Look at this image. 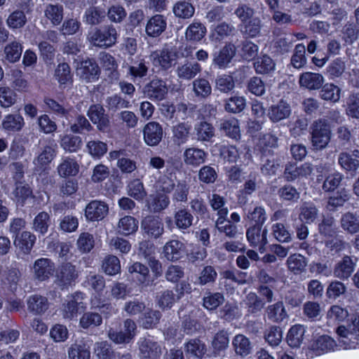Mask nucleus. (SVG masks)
<instances>
[{"label":"nucleus","instance_id":"nucleus-1","mask_svg":"<svg viewBox=\"0 0 359 359\" xmlns=\"http://www.w3.org/2000/svg\"><path fill=\"white\" fill-rule=\"evenodd\" d=\"M87 39L94 46L107 48L116 43L117 31L112 25L95 27L88 32Z\"/></svg>","mask_w":359,"mask_h":359},{"label":"nucleus","instance_id":"nucleus-2","mask_svg":"<svg viewBox=\"0 0 359 359\" xmlns=\"http://www.w3.org/2000/svg\"><path fill=\"white\" fill-rule=\"evenodd\" d=\"M168 92V89L165 81L160 79H152L144 86L142 90L144 97L153 102L163 100Z\"/></svg>","mask_w":359,"mask_h":359},{"label":"nucleus","instance_id":"nucleus-3","mask_svg":"<svg viewBox=\"0 0 359 359\" xmlns=\"http://www.w3.org/2000/svg\"><path fill=\"white\" fill-rule=\"evenodd\" d=\"M312 143L316 149L324 148L330 141V130L328 124L322 120L315 121L311 127Z\"/></svg>","mask_w":359,"mask_h":359},{"label":"nucleus","instance_id":"nucleus-4","mask_svg":"<svg viewBox=\"0 0 359 359\" xmlns=\"http://www.w3.org/2000/svg\"><path fill=\"white\" fill-rule=\"evenodd\" d=\"M151 56L154 57L156 65L168 70L177 64L179 53L176 48L165 46L162 50L153 53Z\"/></svg>","mask_w":359,"mask_h":359},{"label":"nucleus","instance_id":"nucleus-5","mask_svg":"<svg viewBox=\"0 0 359 359\" xmlns=\"http://www.w3.org/2000/svg\"><path fill=\"white\" fill-rule=\"evenodd\" d=\"M137 344L140 359H158L163 353L158 342L151 339H140Z\"/></svg>","mask_w":359,"mask_h":359},{"label":"nucleus","instance_id":"nucleus-6","mask_svg":"<svg viewBox=\"0 0 359 359\" xmlns=\"http://www.w3.org/2000/svg\"><path fill=\"white\" fill-rule=\"evenodd\" d=\"M88 116L97 126V128L102 132H107L110 128V121L104 108L100 104L90 106L87 113Z\"/></svg>","mask_w":359,"mask_h":359},{"label":"nucleus","instance_id":"nucleus-7","mask_svg":"<svg viewBox=\"0 0 359 359\" xmlns=\"http://www.w3.org/2000/svg\"><path fill=\"white\" fill-rule=\"evenodd\" d=\"M79 272L76 266L67 262L61 265L57 272L56 283L62 288L72 285L77 279Z\"/></svg>","mask_w":359,"mask_h":359},{"label":"nucleus","instance_id":"nucleus-8","mask_svg":"<svg viewBox=\"0 0 359 359\" xmlns=\"http://www.w3.org/2000/svg\"><path fill=\"white\" fill-rule=\"evenodd\" d=\"M291 111L290 104L286 100L281 99L269 107L267 116L272 123H276L287 118Z\"/></svg>","mask_w":359,"mask_h":359},{"label":"nucleus","instance_id":"nucleus-9","mask_svg":"<svg viewBox=\"0 0 359 359\" xmlns=\"http://www.w3.org/2000/svg\"><path fill=\"white\" fill-rule=\"evenodd\" d=\"M167 28V18L161 14H156L151 16L145 26V32L149 37L156 38L160 36Z\"/></svg>","mask_w":359,"mask_h":359},{"label":"nucleus","instance_id":"nucleus-10","mask_svg":"<svg viewBox=\"0 0 359 359\" xmlns=\"http://www.w3.org/2000/svg\"><path fill=\"white\" fill-rule=\"evenodd\" d=\"M83 294L76 292L72 294L66 303L63 304L62 315L65 318L72 319L76 316L79 309H84L85 306L83 302Z\"/></svg>","mask_w":359,"mask_h":359},{"label":"nucleus","instance_id":"nucleus-11","mask_svg":"<svg viewBox=\"0 0 359 359\" xmlns=\"http://www.w3.org/2000/svg\"><path fill=\"white\" fill-rule=\"evenodd\" d=\"M144 140L149 146H156L163 137V128L157 122H149L143 129Z\"/></svg>","mask_w":359,"mask_h":359},{"label":"nucleus","instance_id":"nucleus-12","mask_svg":"<svg viewBox=\"0 0 359 359\" xmlns=\"http://www.w3.org/2000/svg\"><path fill=\"white\" fill-rule=\"evenodd\" d=\"M359 151L355 150L353 154L342 153L340 155L338 162L341 168L347 172L346 178L352 177L355 175L356 170L359 168Z\"/></svg>","mask_w":359,"mask_h":359},{"label":"nucleus","instance_id":"nucleus-13","mask_svg":"<svg viewBox=\"0 0 359 359\" xmlns=\"http://www.w3.org/2000/svg\"><path fill=\"white\" fill-rule=\"evenodd\" d=\"M141 227L144 233L154 238H158L163 232V224L156 216L145 217L142 221Z\"/></svg>","mask_w":359,"mask_h":359},{"label":"nucleus","instance_id":"nucleus-14","mask_svg":"<svg viewBox=\"0 0 359 359\" xmlns=\"http://www.w3.org/2000/svg\"><path fill=\"white\" fill-rule=\"evenodd\" d=\"M236 47L231 43H226L213 58V63L219 69H224L236 55Z\"/></svg>","mask_w":359,"mask_h":359},{"label":"nucleus","instance_id":"nucleus-15","mask_svg":"<svg viewBox=\"0 0 359 359\" xmlns=\"http://www.w3.org/2000/svg\"><path fill=\"white\" fill-rule=\"evenodd\" d=\"M33 270L36 279L45 280L53 275L54 264L49 259L41 258L35 261Z\"/></svg>","mask_w":359,"mask_h":359},{"label":"nucleus","instance_id":"nucleus-16","mask_svg":"<svg viewBox=\"0 0 359 359\" xmlns=\"http://www.w3.org/2000/svg\"><path fill=\"white\" fill-rule=\"evenodd\" d=\"M207 158V153L196 147L187 148L183 153L184 163L189 166L198 167Z\"/></svg>","mask_w":359,"mask_h":359},{"label":"nucleus","instance_id":"nucleus-17","mask_svg":"<svg viewBox=\"0 0 359 359\" xmlns=\"http://www.w3.org/2000/svg\"><path fill=\"white\" fill-rule=\"evenodd\" d=\"M107 205L100 201L89 203L85 210L86 217L91 221L102 219L108 213Z\"/></svg>","mask_w":359,"mask_h":359},{"label":"nucleus","instance_id":"nucleus-18","mask_svg":"<svg viewBox=\"0 0 359 359\" xmlns=\"http://www.w3.org/2000/svg\"><path fill=\"white\" fill-rule=\"evenodd\" d=\"M262 226H252L246 232V236L250 245L259 247V249H262L267 243L268 230L266 228L262 230Z\"/></svg>","mask_w":359,"mask_h":359},{"label":"nucleus","instance_id":"nucleus-19","mask_svg":"<svg viewBox=\"0 0 359 359\" xmlns=\"http://www.w3.org/2000/svg\"><path fill=\"white\" fill-rule=\"evenodd\" d=\"M201 67L198 62H187L184 65H179L176 72L179 79L190 81L201 73Z\"/></svg>","mask_w":359,"mask_h":359},{"label":"nucleus","instance_id":"nucleus-20","mask_svg":"<svg viewBox=\"0 0 359 359\" xmlns=\"http://www.w3.org/2000/svg\"><path fill=\"white\" fill-rule=\"evenodd\" d=\"M144 311L139 318L141 326L147 330L156 327L162 318L161 311L151 308H147Z\"/></svg>","mask_w":359,"mask_h":359},{"label":"nucleus","instance_id":"nucleus-21","mask_svg":"<svg viewBox=\"0 0 359 359\" xmlns=\"http://www.w3.org/2000/svg\"><path fill=\"white\" fill-rule=\"evenodd\" d=\"M81 77L87 82H92L99 77L100 69L93 60H86L81 62L80 67Z\"/></svg>","mask_w":359,"mask_h":359},{"label":"nucleus","instance_id":"nucleus-22","mask_svg":"<svg viewBox=\"0 0 359 359\" xmlns=\"http://www.w3.org/2000/svg\"><path fill=\"white\" fill-rule=\"evenodd\" d=\"M227 214V209L220 210L218 212L219 217L216 221L215 226L219 232L224 233L229 238H235L238 233L237 227L230 221L225 222L224 217Z\"/></svg>","mask_w":359,"mask_h":359},{"label":"nucleus","instance_id":"nucleus-23","mask_svg":"<svg viewBox=\"0 0 359 359\" xmlns=\"http://www.w3.org/2000/svg\"><path fill=\"white\" fill-rule=\"evenodd\" d=\"M35 241V235L29 231H25L20 235L16 236L14 243L22 253L28 255L30 253Z\"/></svg>","mask_w":359,"mask_h":359},{"label":"nucleus","instance_id":"nucleus-24","mask_svg":"<svg viewBox=\"0 0 359 359\" xmlns=\"http://www.w3.org/2000/svg\"><path fill=\"white\" fill-rule=\"evenodd\" d=\"M27 304L29 311L34 315H41L48 309L47 298L38 294L29 297Z\"/></svg>","mask_w":359,"mask_h":359},{"label":"nucleus","instance_id":"nucleus-25","mask_svg":"<svg viewBox=\"0 0 359 359\" xmlns=\"http://www.w3.org/2000/svg\"><path fill=\"white\" fill-rule=\"evenodd\" d=\"M299 85L309 90L319 89L323 83L321 74L313 72H305L299 76Z\"/></svg>","mask_w":359,"mask_h":359},{"label":"nucleus","instance_id":"nucleus-26","mask_svg":"<svg viewBox=\"0 0 359 359\" xmlns=\"http://www.w3.org/2000/svg\"><path fill=\"white\" fill-rule=\"evenodd\" d=\"M191 126L187 123H180L172 126V141L177 146L185 144L189 137Z\"/></svg>","mask_w":359,"mask_h":359},{"label":"nucleus","instance_id":"nucleus-27","mask_svg":"<svg viewBox=\"0 0 359 359\" xmlns=\"http://www.w3.org/2000/svg\"><path fill=\"white\" fill-rule=\"evenodd\" d=\"M57 144L53 141L49 142L44 147L40 154L34 160V164L39 168H42L49 164L54 158L56 154Z\"/></svg>","mask_w":359,"mask_h":359},{"label":"nucleus","instance_id":"nucleus-28","mask_svg":"<svg viewBox=\"0 0 359 359\" xmlns=\"http://www.w3.org/2000/svg\"><path fill=\"white\" fill-rule=\"evenodd\" d=\"M57 170L60 177L75 176L79 171V165L74 159L67 157L62 159Z\"/></svg>","mask_w":359,"mask_h":359},{"label":"nucleus","instance_id":"nucleus-29","mask_svg":"<svg viewBox=\"0 0 359 359\" xmlns=\"http://www.w3.org/2000/svg\"><path fill=\"white\" fill-rule=\"evenodd\" d=\"M181 298L172 290H166L156 296V303L162 310L171 309L173 304Z\"/></svg>","mask_w":359,"mask_h":359},{"label":"nucleus","instance_id":"nucleus-30","mask_svg":"<svg viewBox=\"0 0 359 359\" xmlns=\"http://www.w3.org/2000/svg\"><path fill=\"white\" fill-rule=\"evenodd\" d=\"M183 243L177 240L168 242L163 248V253L168 260L175 262L182 255Z\"/></svg>","mask_w":359,"mask_h":359},{"label":"nucleus","instance_id":"nucleus-31","mask_svg":"<svg viewBox=\"0 0 359 359\" xmlns=\"http://www.w3.org/2000/svg\"><path fill=\"white\" fill-rule=\"evenodd\" d=\"M334 341L330 337L323 335L319 337L311 344V350L316 355H320L333 349Z\"/></svg>","mask_w":359,"mask_h":359},{"label":"nucleus","instance_id":"nucleus-32","mask_svg":"<svg viewBox=\"0 0 359 359\" xmlns=\"http://www.w3.org/2000/svg\"><path fill=\"white\" fill-rule=\"evenodd\" d=\"M232 345L236 353L243 357L248 355L252 349L249 339L241 334L234 337L232 341Z\"/></svg>","mask_w":359,"mask_h":359},{"label":"nucleus","instance_id":"nucleus-33","mask_svg":"<svg viewBox=\"0 0 359 359\" xmlns=\"http://www.w3.org/2000/svg\"><path fill=\"white\" fill-rule=\"evenodd\" d=\"M305 329L302 325H296L292 326L287 335V342L292 348H298L304 339Z\"/></svg>","mask_w":359,"mask_h":359},{"label":"nucleus","instance_id":"nucleus-34","mask_svg":"<svg viewBox=\"0 0 359 359\" xmlns=\"http://www.w3.org/2000/svg\"><path fill=\"white\" fill-rule=\"evenodd\" d=\"M268 318L273 322H281L287 317V313L283 302L268 306L266 308Z\"/></svg>","mask_w":359,"mask_h":359},{"label":"nucleus","instance_id":"nucleus-35","mask_svg":"<svg viewBox=\"0 0 359 359\" xmlns=\"http://www.w3.org/2000/svg\"><path fill=\"white\" fill-rule=\"evenodd\" d=\"M172 11L177 18L189 19L194 15L195 8L189 1H180L174 5Z\"/></svg>","mask_w":359,"mask_h":359},{"label":"nucleus","instance_id":"nucleus-36","mask_svg":"<svg viewBox=\"0 0 359 359\" xmlns=\"http://www.w3.org/2000/svg\"><path fill=\"white\" fill-rule=\"evenodd\" d=\"M262 25L261 20L255 17L241 25V32L250 38H255L260 34Z\"/></svg>","mask_w":359,"mask_h":359},{"label":"nucleus","instance_id":"nucleus-37","mask_svg":"<svg viewBox=\"0 0 359 359\" xmlns=\"http://www.w3.org/2000/svg\"><path fill=\"white\" fill-rule=\"evenodd\" d=\"M219 130L232 139L237 140L241 137L238 121L236 118L222 121L219 125Z\"/></svg>","mask_w":359,"mask_h":359},{"label":"nucleus","instance_id":"nucleus-38","mask_svg":"<svg viewBox=\"0 0 359 359\" xmlns=\"http://www.w3.org/2000/svg\"><path fill=\"white\" fill-rule=\"evenodd\" d=\"M184 351L187 354H190L198 358H202L206 352V347L205 344L200 339H193L185 344Z\"/></svg>","mask_w":359,"mask_h":359},{"label":"nucleus","instance_id":"nucleus-39","mask_svg":"<svg viewBox=\"0 0 359 359\" xmlns=\"http://www.w3.org/2000/svg\"><path fill=\"white\" fill-rule=\"evenodd\" d=\"M206 33L205 27L201 22L191 23L187 29L185 36L189 41H199Z\"/></svg>","mask_w":359,"mask_h":359},{"label":"nucleus","instance_id":"nucleus-40","mask_svg":"<svg viewBox=\"0 0 359 359\" xmlns=\"http://www.w3.org/2000/svg\"><path fill=\"white\" fill-rule=\"evenodd\" d=\"M244 303L249 313H257L262 310L264 303L255 292L248 293L244 299Z\"/></svg>","mask_w":359,"mask_h":359},{"label":"nucleus","instance_id":"nucleus-41","mask_svg":"<svg viewBox=\"0 0 359 359\" xmlns=\"http://www.w3.org/2000/svg\"><path fill=\"white\" fill-rule=\"evenodd\" d=\"M192 86L193 91L197 97L206 98L211 95V85L210 82L204 78L195 79L192 83Z\"/></svg>","mask_w":359,"mask_h":359},{"label":"nucleus","instance_id":"nucleus-42","mask_svg":"<svg viewBox=\"0 0 359 359\" xmlns=\"http://www.w3.org/2000/svg\"><path fill=\"white\" fill-rule=\"evenodd\" d=\"M102 269L109 276L118 273L121 271V264L118 258L114 255H107L102 261Z\"/></svg>","mask_w":359,"mask_h":359},{"label":"nucleus","instance_id":"nucleus-43","mask_svg":"<svg viewBox=\"0 0 359 359\" xmlns=\"http://www.w3.org/2000/svg\"><path fill=\"white\" fill-rule=\"evenodd\" d=\"M102 323L100 314L95 312H86L80 318L79 325L83 329L100 326Z\"/></svg>","mask_w":359,"mask_h":359},{"label":"nucleus","instance_id":"nucleus-44","mask_svg":"<svg viewBox=\"0 0 359 359\" xmlns=\"http://www.w3.org/2000/svg\"><path fill=\"white\" fill-rule=\"evenodd\" d=\"M137 222L131 216L121 218L118 224V231L126 236L133 233L137 230Z\"/></svg>","mask_w":359,"mask_h":359},{"label":"nucleus","instance_id":"nucleus-45","mask_svg":"<svg viewBox=\"0 0 359 359\" xmlns=\"http://www.w3.org/2000/svg\"><path fill=\"white\" fill-rule=\"evenodd\" d=\"M69 359H90V352L84 344H74L68 351Z\"/></svg>","mask_w":359,"mask_h":359},{"label":"nucleus","instance_id":"nucleus-46","mask_svg":"<svg viewBox=\"0 0 359 359\" xmlns=\"http://www.w3.org/2000/svg\"><path fill=\"white\" fill-rule=\"evenodd\" d=\"M197 138L200 141L208 142L215 136V128L209 123L201 121L196 127Z\"/></svg>","mask_w":359,"mask_h":359},{"label":"nucleus","instance_id":"nucleus-47","mask_svg":"<svg viewBox=\"0 0 359 359\" xmlns=\"http://www.w3.org/2000/svg\"><path fill=\"white\" fill-rule=\"evenodd\" d=\"M255 71L259 74H269L274 70L276 64L268 55H264L259 58L254 63Z\"/></svg>","mask_w":359,"mask_h":359},{"label":"nucleus","instance_id":"nucleus-48","mask_svg":"<svg viewBox=\"0 0 359 359\" xmlns=\"http://www.w3.org/2000/svg\"><path fill=\"white\" fill-rule=\"evenodd\" d=\"M336 230L334 217L327 213L326 216H324L322 222L319 224L320 233L325 236L332 237L335 235Z\"/></svg>","mask_w":359,"mask_h":359},{"label":"nucleus","instance_id":"nucleus-49","mask_svg":"<svg viewBox=\"0 0 359 359\" xmlns=\"http://www.w3.org/2000/svg\"><path fill=\"white\" fill-rule=\"evenodd\" d=\"M151 198L148 201V208L154 212H160L168 207L170 201L168 196L165 194H158L151 196Z\"/></svg>","mask_w":359,"mask_h":359},{"label":"nucleus","instance_id":"nucleus-50","mask_svg":"<svg viewBox=\"0 0 359 359\" xmlns=\"http://www.w3.org/2000/svg\"><path fill=\"white\" fill-rule=\"evenodd\" d=\"M235 87L233 78L231 75L222 74L215 79V88L221 93H228Z\"/></svg>","mask_w":359,"mask_h":359},{"label":"nucleus","instance_id":"nucleus-51","mask_svg":"<svg viewBox=\"0 0 359 359\" xmlns=\"http://www.w3.org/2000/svg\"><path fill=\"white\" fill-rule=\"evenodd\" d=\"M355 262L349 256H344L342 260L338 263V277L341 278H348L354 270Z\"/></svg>","mask_w":359,"mask_h":359},{"label":"nucleus","instance_id":"nucleus-52","mask_svg":"<svg viewBox=\"0 0 359 359\" xmlns=\"http://www.w3.org/2000/svg\"><path fill=\"white\" fill-rule=\"evenodd\" d=\"M27 22V18L22 11L16 10L12 12L6 20V23L10 28L20 29L23 27Z\"/></svg>","mask_w":359,"mask_h":359},{"label":"nucleus","instance_id":"nucleus-53","mask_svg":"<svg viewBox=\"0 0 359 359\" xmlns=\"http://www.w3.org/2000/svg\"><path fill=\"white\" fill-rule=\"evenodd\" d=\"M50 222V216L46 212H39L33 221V229L36 232L44 235L47 233Z\"/></svg>","mask_w":359,"mask_h":359},{"label":"nucleus","instance_id":"nucleus-54","mask_svg":"<svg viewBox=\"0 0 359 359\" xmlns=\"http://www.w3.org/2000/svg\"><path fill=\"white\" fill-rule=\"evenodd\" d=\"M341 225L344 231L351 233L359 231V219L351 213H346L341 217Z\"/></svg>","mask_w":359,"mask_h":359},{"label":"nucleus","instance_id":"nucleus-55","mask_svg":"<svg viewBox=\"0 0 359 359\" xmlns=\"http://www.w3.org/2000/svg\"><path fill=\"white\" fill-rule=\"evenodd\" d=\"M224 301V295L219 292H207L203 297V306L208 310H215Z\"/></svg>","mask_w":359,"mask_h":359},{"label":"nucleus","instance_id":"nucleus-56","mask_svg":"<svg viewBox=\"0 0 359 359\" xmlns=\"http://www.w3.org/2000/svg\"><path fill=\"white\" fill-rule=\"evenodd\" d=\"M287 264L289 269L294 273H301L306 266L305 257L299 254L290 255L287 260Z\"/></svg>","mask_w":359,"mask_h":359},{"label":"nucleus","instance_id":"nucleus-57","mask_svg":"<svg viewBox=\"0 0 359 359\" xmlns=\"http://www.w3.org/2000/svg\"><path fill=\"white\" fill-rule=\"evenodd\" d=\"M300 210L299 219L302 221H305L306 223L313 222L316 219L318 214V209L311 203H304Z\"/></svg>","mask_w":359,"mask_h":359},{"label":"nucleus","instance_id":"nucleus-58","mask_svg":"<svg viewBox=\"0 0 359 359\" xmlns=\"http://www.w3.org/2000/svg\"><path fill=\"white\" fill-rule=\"evenodd\" d=\"M46 16L54 25H59L63 19V7L61 5H48L45 10Z\"/></svg>","mask_w":359,"mask_h":359},{"label":"nucleus","instance_id":"nucleus-59","mask_svg":"<svg viewBox=\"0 0 359 359\" xmlns=\"http://www.w3.org/2000/svg\"><path fill=\"white\" fill-rule=\"evenodd\" d=\"M55 76L60 85L71 82L72 76L69 65L65 62L59 64L55 71Z\"/></svg>","mask_w":359,"mask_h":359},{"label":"nucleus","instance_id":"nucleus-60","mask_svg":"<svg viewBox=\"0 0 359 359\" xmlns=\"http://www.w3.org/2000/svg\"><path fill=\"white\" fill-rule=\"evenodd\" d=\"M2 126L6 130L18 131L24 126V120L20 115L10 114L5 117Z\"/></svg>","mask_w":359,"mask_h":359},{"label":"nucleus","instance_id":"nucleus-61","mask_svg":"<svg viewBox=\"0 0 359 359\" xmlns=\"http://www.w3.org/2000/svg\"><path fill=\"white\" fill-rule=\"evenodd\" d=\"M245 105V99L243 97L235 96L226 100L224 109L229 112L236 114L242 111Z\"/></svg>","mask_w":359,"mask_h":359},{"label":"nucleus","instance_id":"nucleus-62","mask_svg":"<svg viewBox=\"0 0 359 359\" xmlns=\"http://www.w3.org/2000/svg\"><path fill=\"white\" fill-rule=\"evenodd\" d=\"M104 17V12L97 7H90L85 13L86 22L90 25H96L101 23Z\"/></svg>","mask_w":359,"mask_h":359},{"label":"nucleus","instance_id":"nucleus-63","mask_svg":"<svg viewBox=\"0 0 359 359\" xmlns=\"http://www.w3.org/2000/svg\"><path fill=\"white\" fill-rule=\"evenodd\" d=\"M95 353L99 359H111L114 355L111 344L106 341L95 344Z\"/></svg>","mask_w":359,"mask_h":359},{"label":"nucleus","instance_id":"nucleus-64","mask_svg":"<svg viewBox=\"0 0 359 359\" xmlns=\"http://www.w3.org/2000/svg\"><path fill=\"white\" fill-rule=\"evenodd\" d=\"M338 335L345 338L348 335H352L355 339H359V316L352 321L348 329H346L344 325L338 326Z\"/></svg>","mask_w":359,"mask_h":359}]
</instances>
